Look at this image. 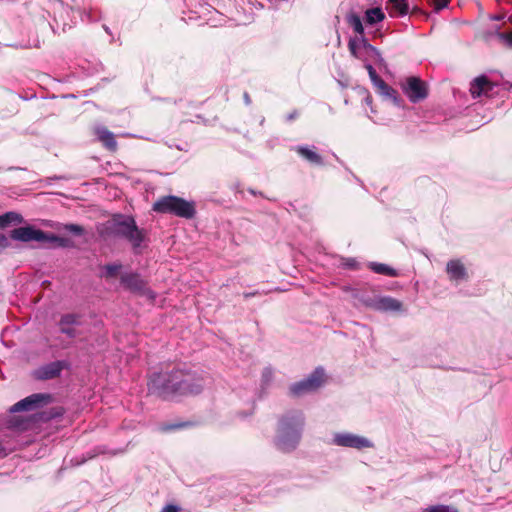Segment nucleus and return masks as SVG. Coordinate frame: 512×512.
<instances>
[{
  "label": "nucleus",
  "mask_w": 512,
  "mask_h": 512,
  "mask_svg": "<svg viewBox=\"0 0 512 512\" xmlns=\"http://www.w3.org/2000/svg\"><path fill=\"white\" fill-rule=\"evenodd\" d=\"M203 387L204 380L200 375L179 369L154 373L148 382L149 392L164 399L196 395L202 391Z\"/></svg>",
  "instance_id": "1"
},
{
  "label": "nucleus",
  "mask_w": 512,
  "mask_h": 512,
  "mask_svg": "<svg viewBox=\"0 0 512 512\" xmlns=\"http://www.w3.org/2000/svg\"><path fill=\"white\" fill-rule=\"evenodd\" d=\"M305 423L302 411H289L278 422L275 446L282 452H291L298 446Z\"/></svg>",
  "instance_id": "2"
},
{
  "label": "nucleus",
  "mask_w": 512,
  "mask_h": 512,
  "mask_svg": "<svg viewBox=\"0 0 512 512\" xmlns=\"http://www.w3.org/2000/svg\"><path fill=\"white\" fill-rule=\"evenodd\" d=\"M111 233L127 240L135 253H139L147 241V232L140 229L131 216L117 215L110 222Z\"/></svg>",
  "instance_id": "3"
},
{
  "label": "nucleus",
  "mask_w": 512,
  "mask_h": 512,
  "mask_svg": "<svg viewBox=\"0 0 512 512\" xmlns=\"http://www.w3.org/2000/svg\"><path fill=\"white\" fill-rule=\"evenodd\" d=\"M153 210L158 213L173 214L185 219L193 218L196 213L194 202L172 195L159 198L153 204Z\"/></svg>",
  "instance_id": "4"
},
{
  "label": "nucleus",
  "mask_w": 512,
  "mask_h": 512,
  "mask_svg": "<svg viewBox=\"0 0 512 512\" xmlns=\"http://www.w3.org/2000/svg\"><path fill=\"white\" fill-rule=\"evenodd\" d=\"M348 47L351 54L355 58L361 60L364 63V65L367 63H371V61H375L378 63H382L384 61L380 51L371 44H369L364 37H356L350 39Z\"/></svg>",
  "instance_id": "5"
},
{
  "label": "nucleus",
  "mask_w": 512,
  "mask_h": 512,
  "mask_svg": "<svg viewBox=\"0 0 512 512\" xmlns=\"http://www.w3.org/2000/svg\"><path fill=\"white\" fill-rule=\"evenodd\" d=\"M325 382V371L322 367H317L311 374L301 381L290 385L289 392L292 396H303L316 391Z\"/></svg>",
  "instance_id": "6"
},
{
  "label": "nucleus",
  "mask_w": 512,
  "mask_h": 512,
  "mask_svg": "<svg viewBox=\"0 0 512 512\" xmlns=\"http://www.w3.org/2000/svg\"><path fill=\"white\" fill-rule=\"evenodd\" d=\"M331 443L335 446L344 448H353L362 450L366 448H373L374 444L366 437L351 433V432H337L333 434Z\"/></svg>",
  "instance_id": "7"
},
{
  "label": "nucleus",
  "mask_w": 512,
  "mask_h": 512,
  "mask_svg": "<svg viewBox=\"0 0 512 512\" xmlns=\"http://www.w3.org/2000/svg\"><path fill=\"white\" fill-rule=\"evenodd\" d=\"M402 89L412 103H417L427 97L426 85L418 77L407 78Z\"/></svg>",
  "instance_id": "8"
},
{
  "label": "nucleus",
  "mask_w": 512,
  "mask_h": 512,
  "mask_svg": "<svg viewBox=\"0 0 512 512\" xmlns=\"http://www.w3.org/2000/svg\"><path fill=\"white\" fill-rule=\"evenodd\" d=\"M50 399L49 395L46 394H32L17 403H15L11 408L10 412H22V411H34L40 407H42L45 403H47Z\"/></svg>",
  "instance_id": "9"
},
{
  "label": "nucleus",
  "mask_w": 512,
  "mask_h": 512,
  "mask_svg": "<svg viewBox=\"0 0 512 512\" xmlns=\"http://www.w3.org/2000/svg\"><path fill=\"white\" fill-rule=\"evenodd\" d=\"M121 283L132 292L141 293L150 299L155 298V294L146 287L145 281L137 273H125L121 276Z\"/></svg>",
  "instance_id": "10"
},
{
  "label": "nucleus",
  "mask_w": 512,
  "mask_h": 512,
  "mask_svg": "<svg viewBox=\"0 0 512 512\" xmlns=\"http://www.w3.org/2000/svg\"><path fill=\"white\" fill-rule=\"evenodd\" d=\"M82 317L79 314L68 313L61 316L58 326L62 334L73 339L79 335L78 327L82 325Z\"/></svg>",
  "instance_id": "11"
},
{
  "label": "nucleus",
  "mask_w": 512,
  "mask_h": 512,
  "mask_svg": "<svg viewBox=\"0 0 512 512\" xmlns=\"http://www.w3.org/2000/svg\"><path fill=\"white\" fill-rule=\"evenodd\" d=\"M11 238L21 242L37 241L43 242L47 239L46 234L31 226L19 227L11 231Z\"/></svg>",
  "instance_id": "12"
},
{
  "label": "nucleus",
  "mask_w": 512,
  "mask_h": 512,
  "mask_svg": "<svg viewBox=\"0 0 512 512\" xmlns=\"http://www.w3.org/2000/svg\"><path fill=\"white\" fill-rule=\"evenodd\" d=\"M65 367L66 362L54 361L39 367L37 370H35L34 376L38 380L53 379L58 377Z\"/></svg>",
  "instance_id": "13"
},
{
  "label": "nucleus",
  "mask_w": 512,
  "mask_h": 512,
  "mask_svg": "<svg viewBox=\"0 0 512 512\" xmlns=\"http://www.w3.org/2000/svg\"><path fill=\"white\" fill-rule=\"evenodd\" d=\"M493 88L494 84L486 76H479L471 82L470 93L474 99L488 97Z\"/></svg>",
  "instance_id": "14"
},
{
  "label": "nucleus",
  "mask_w": 512,
  "mask_h": 512,
  "mask_svg": "<svg viewBox=\"0 0 512 512\" xmlns=\"http://www.w3.org/2000/svg\"><path fill=\"white\" fill-rule=\"evenodd\" d=\"M446 272L449 276V279L456 283L468 278V273L464 264L458 259L450 260L447 263Z\"/></svg>",
  "instance_id": "15"
},
{
  "label": "nucleus",
  "mask_w": 512,
  "mask_h": 512,
  "mask_svg": "<svg viewBox=\"0 0 512 512\" xmlns=\"http://www.w3.org/2000/svg\"><path fill=\"white\" fill-rule=\"evenodd\" d=\"M374 307L379 311H400L402 309V303L392 297H380L375 300Z\"/></svg>",
  "instance_id": "16"
},
{
  "label": "nucleus",
  "mask_w": 512,
  "mask_h": 512,
  "mask_svg": "<svg viewBox=\"0 0 512 512\" xmlns=\"http://www.w3.org/2000/svg\"><path fill=\"white\" fill-rule=\"evenodd\" d=\"M95 133L98 139L103 143V145L109 149L114 151L117 147V142L115 140L114 134L110 132L107 128L103 126H99L95 128Z\"/></svg>",
  "instance_id": "17"
},
{
  "label": "nucleus",
  "mask_w": 512,
  "mask_h": 512,
  "mask_svg": "<svg viewBox=\"0 0 512 512\" xmlns=\"http://www.w3.org/2000/svg\"><path fill=\"white\" fill-rule=\"evenodd\" d=\"M295 151L308 162L315 165H323L322 157L313 149L307 146H297L295 147Z\"/></svg>",
  "instance_id": "18"
},
{
  "label": "nucleus",
  "mask_w": 512,
  "mask_h": 512,
  "mask_svg": "<svg viewBox=\"0 0 512 512\" xmlns=\"http://www.w3.org/2000/svg\"><path fill=\"white\" fill-rule=\"evenodd\" d=\"M23 221V218L20 214L15 212H7L3 215H0V228H4L9 224H19Z\"/></svg>",
  "instance_id": "19"
},
{
  "label": "nucleus",
  "mask_w": 512,
  "mask_h": 512,
  "mask_svg": "<svg viewBox=\"0 0 512 512\" xmlns=\"http://www.w3.org/2000/svg\"><path fill=\"white\" fill-rule=\"evenodd\" d=\"M371 270L377 274L395 277L398 275L397 271L386 264L372 262L369 264Z\"/></svg>",
  "instance_id": "20"
},
{
  "label": "nucleus",
  "mask_w": 512,
  "mask_h": 512,
  "mask_svg": "<svg viewBox=\"0 0 512 512\" xmlns=\"http://www.w3.org/2000/svg\"><path fill=\"white\" fill-rule=\"evenodd\" d=\"M385 15L380 8L368 9L365 13L366 22L370 25L381 22Z\"/></svg>",
  "instance_id": "21"
},
{
  "label": "nucleus",
  "mask_w": 512,
  "mask_h": 512,
  "mask_svg": "<svg viewBox=\"0 0 512 512\" xmlns=\"http://www.w3.org/2000/svg\"><path fill=\"white\" fill-rule=\"evenodd\" d=\"M347 21L349 25L353 28V30L360 35V37H364V27L362 24L361 18L356 14H350L347 17Z\"/></svg>",
  "instance_id": "22"
},
{
  "label": "nucleus",
  "mask_w": 512,
  "mask_h": 512,
  "mask_svg": "<svg viewBox=\"0 0 512 512\" xmlns=\"http://www.w3.org/2000/svg\"><path fill=\"white\" fill-rule=\"evenodd\" d=\"M392 7L399 13V15H406L408 13L407 0H388Z\"/></svg>",
  "instance_id": "23"
},
{
  "label": "nucleus",
  "mask_w": 512,
  "mask_h": 512,
  "mask_svg": "<svg viewBox=\"0 0 512 512\" xmlns=\"http://www.w3.org/2000/svg\"><path fill=\"white\" fill-rule=\"evenodd\" d=\"M122 268V265L120 263H112V264H107L103 267V270H104V276L106 278H112V277H115L118 272L120 271V269Z\"/></svg>",
  "instance_id": "24"
},
{
  "label": "nucleus",
  "mask_w": 512,
  "mask_h": 512,
  "mask_svg": "<svg viewBox=\"0 0 512 512\" xmlns=\"http://www.w3.org/2000/svg\"><path fill=\"white\" fill-rule=\"evenodd\" d=\"M380 95H382L384 98L391 99L395 105H400L401 100L398 97L397 91L389 85L387 86V90L381 92Z\"/></svg>",
  "instance_id": "25"
},
{
  "label": "nucleus",
  "mask_w": 512,
  "mask_h": 512,
  "mask_svg": "<svg viewBox=\"0 0 512 512\" xmlns=\"http://www.w3.org/2000/svg\"><path fill=\"white\" fill-rule=\"evenodd\" d=\"M424 512H458V510L449 505H435L428 507Z\"/></svg>",
  "instance_id": "26"
},
{
  "label": "nucleus",
  "mask_w": 512,
  "mask_h": 512,
  "mask_svg": "<svg viewBox=\"0 0 512 512\" xmlns=\"http://www.w3.org/2000/svg\"><path fill=\"white\" fill-rule=\"evenodd\" d=\"M364 67H365V69L367 70V72L369 74L371 82H374L375 80H377L379 78L378 74L376 73V71L373 68L371 63L365 64Z\"/></svg>",
  "instance_id": "27"
},
{
  "label": "nucleus",
  "mask_w": 512,
  "mask_h": 512,
  "mask_svg": "<svg viewBox=\"0 0 512 512\" xmlns=\"http://www.w3.org/2000/svg\"><path fill=\"white\" fill-rule=\"evenodd\" d=\"M372 83H373L374 87L377 88L379 94L381 92H383L384 90H387L388 84H386L385 81L383 79H381L380 77Z\"/></svg>",
  "instance_id": "28"
},
{
  "label": "nucleus",
  "mask_w": 512,
  "mask_h": 512,
  "mask_svg": "<svg viewBox=\"0 0 512 512\" xmlns=\"http://www.w3.org/2000/svg\"><path fill=\"white\" fill-rule=\"evenodd\" d=\"M372 83H373L374 87L377 88L379 94L381 92H383L384 90H387L388 84H386L385 81L383 79H381L380 77Z\"/></svg>",
  "instance_id": "29"
},
{
  "label": "nucleus",
  "mask_w": 512,
  "mask_h": 512,
  "mask_svg": "<svg viewBox=\"0 0 512 512\" xmlns=\"http://www.w3.org/2000/svg\"><path fill=\"white\" fill-rule=\"evenodd\" d=\"M372 83H373L374 87L377 88L379 94L381 92H383L384 90H387L388 84H386L385 81L383 79H381L380 77Z\"/></svg>",
  "instance_id": "30"
},
{
  "label": "nucleus",
  "mask_w": 512,
  "mask_h": 512,
  "mask_svg": "<svg viewBox=\"0 0 512 512\" xmlns=\"http://www.w3.org/2000/svg\"><path fill=\"white\" fill-rule=\"evenodd\" d=\"M66 230L75 234V235H81L83 233V228L76 224H69L66 226Z\"/></svg>",
  "instance_id": "31"
},
{
  "label": "nucleus",
  "mask_w": 512,
  "mask_h": 512,
  "mask_svg": "<svg viewBox=\"0 0 512 512\" xmlns=\"http://www.w3.org/2000/svg\"><path fill=\"white\" fill-rule=\"evenodd\" d=\"M450 0H433L434 10L440 11L443 8L447 7Z\"/></svg>",
  "instance_id": "32"
},
{
  "label": "nucleus",
  "mask_w": 512,
  "mask_h": 512,
  "mask_svg": "<svg viewBox=\"0 0 512 512\" xmlns=\"http://www.w3.org/2000/svg\"><path fill=\"white\" fill-rule=\"evenodd\" d=\"M273 377V370L270 367H266L262 372V378L265 383H269Z\"/></svg>",
  "instance_id": "33"
},
{
  "label": "nucleus",
  "mask_w": 512,
  "mask_h": 512,
  "mask_svg": "<svg viewBox=\"0 0 512 512\" xmlns=\"http://www.w3.org/2000/svg\"><path fill=\"white\" fill-rule=\"evenodd\" d=\"M500 38L504 40V42L512 47V31L509 32V33H501L500 35Z\"/></svg>",
  "instance_id": "34"
},
{
  "label": "nucleus",
  "mask_w": 512,
  "mask_h": 512,
  "mask_svg": "<svg viewBox=\"0 0 512 512\" xmlns=\"http://www.w3.org/2000/svg\"><path fill=\"white\" fill-rule=\"evenodd\" d=\"M8 245V238L4 234L0 233V252L3 251Z\"/></svg>",
  "instance_id": "35"
},
{
  "label": "nucleus",
  "mask_w": 512,
  "mask_h": 512,
  "mask_svg": "<svg viewBox=\"0 0 512 512\" xmlns=\"http://www.w3.org/2000/svg\"><path fill=\"white\" fill-rule=\"evenodd\" d=\"M178 511H179V507L178 506H176V505H166L165 507H163L161 512H178Z\"/></svg>",
  "instance_id": "36"
},
{
  "label": "nucleus",
  "mask_w": 512,
  "mask_h": 512,
  "mask_svg": "<svg viewBox=\"0 0 512 512\" xmlns=\"http://www.w3.org/2000/svg\"><path fill=\"white\" fill-rule=\"evenodd\" d=\"M343 265L348 268H354L356 266V260L353 258L346 259Z\"/></svg>",
  "instance_id": "37"
},
{
  "label": "nucleus",
  "mask_w": 512,
  "mask_h": 512,
  "mask_svg": "<svg viewBox=\"0 0 512 512\" xmlns=\"http://www.w3.org/2000/svg\"><path fill=\"white\" fill-rule=\"evenodd\" d=\"M243 99H244V102H245L246 105H250L251 104V98H250V96H249V94L247 92L244 93Z\"/></svg>",
  "instance_id": "38"
},
{
  "label": "nucleus",
  "mask_w": 512,
  "mask_h": 512,
  "mask_svg": "<svg viewBox=\"0 0 512 512\" xmlns=\"http://www.w3.org/2000/svg\"><path fill=\"white\" fill-rule=\"evenodd\" d=\"M365 102H366L367 105L370 106L372 104V97L370 95H367L365 97Z\"/></svg>",
  "instance_id": "39"
},
{
  "label": "nucleus",
  "mask_w": 512,
  "mask_h": 512,
  "mask_svg": "<svg viewBox=\"0 0 512 512\" xmlns=\"http://www.w3.org/2000/svg\"><path fill=\"white\" fill-rule=\"evenodd\" d=\"M295 117H296V112H293V113L288 115L287 119L288 120H293Z\"/></svg>",
  "instance_id": "40"
}]
</instances>
